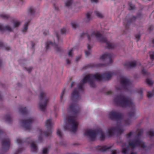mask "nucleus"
<instances>
[{"label":"nucleus","mask_w":154,"mask_h":154,"mask_svg":"<svg viewBox=\"0 0 154 154\" xmlns=\"http://www.w3.org/2000/svg\"><path fill=\"white\" fill-rule=\"evenodd\" d=\"M137 131L138 132L137 136V139L130 141L128 143L129 145L133 149L137 146H140L143 149H144L146 147L144 143L140 139L143 133V129H137Z\"/></svg>","instance_id":"nucleus-4"},{"label":"nucleus","mask_w":154,"mask_h":154,"mask_svg":"<svg viewBox=\"0 0 154 154\" xmlns=\"http://www.w3.org/2000/svg\"><path fill=\"white\" fill-rule=\"evenodd\" d=\"M65 89H63L62 91V92L61 94L60 97V99L61 100H62L63 99V96L65 94Z\"/></svg>","instance_id":"nucleus-44"},{"label":"nucleus","mask_w":154,"mask_h":154,"mask_svg":"<svg viewBox=\"0 0 154 154\" xmlns=\"http://www.w3.org/2000/svg\"><path fill=\"white\" fill-rule=\"evenodd\" d=\"M54 7L56 10L58 11V8L57 7H56L55 6V4H54Z\"/></svg>","instance_id":"nucleus-60"},{"label":"nucleus","mask_w":154,"mask_h":154,"mask_svg":"<svg viewBox=\"0 0 154 154\" xmlns=\"http://www.w3.org/2000/svg\"><path fill=\"white\" fill-rule=\"evenodd\" d=\"M135 38L138 39V40L137 41V42L138 40L140 39V34H138L135 35Z\"/></svg>","instance_id":"nucleus-48"},{"label":"nucleus","mask_w":154,"mask_h":154,"mask_svg":"<svg viewBox=\"0 0 154 154\" xmlns=\"http://www.w3.org/2000/svg\"><path fill=\"white\" fill-rule=\"evenodd\" d=\"M16 142L18 144H21L24 142V141L20 138H18L17 139Z\"/></svg>","instance_id":"nucleus-32"},{"label":"nucleus","mask_w":154,"mask_h":154,"mask_svg":"<svg viewBox=\"0 0 154 154\" xmlns=\"http://www.w3.org/2000/svg\"><path fill=\"white\" fill-rule=\"evenodd\" d=\"M10 140L9 138L3 139L2 141V146L3 149L5 151L8 150L10 148Z\"/></svg>","instance_id":"nucleus-15"},{"label":"nucleus","mask_w":154,"mask_h":154,"mask_svg":"<svg viewBox=\"0 0 154 154\" xmlns=\"http://www.w3.org/2000/svg\"><path fill=\"white\" fill-rule=\"evenodd\" d=\"M29 72H30L32 70V67H29L28 68H25Z\"/></svg>","instance_id":"nucleus-51"},{"label":"nucleus","mask_w":154,"mask_h":154,"mask_svg":"<svg viewBox=\"0 0 154 154\" xmlns=\"http://www.w3.org/2000/svg\"><path fill=\"white\" fill-rule=\"evenodd\" d=\"M92 2L97 3V0H91Z\"/></svg>","instance_id":"nucleus-63"},{"label":"nucleus","mask_w":154,"mask_h":154,"mask_svg":"<svg viewBox=\"0 0 154 154\" xmlns=\"http://www.w3.org/2000/svg\"><path fill=\"white\" fill-rule=\"evenodd\" d=\"M100 135V138L101 140H103L105 139V135L102 130L101 129L97 130H87L85 133V136H88L91 140H95L97 134Z\"/></svg>","instance_id":"nucleus-5"},{"label":"nucleus","mask_w":154,"mask_h":154,"mask_svg":"<svg viewBox=\"0 0 154 154\" xmlns=\"http://www.w3.org/2000/svg\"><path fill=\"white\" fill-rule=\"evenodd\" d=\"M112 93V92L111 91H109L106 92V94L107 95L111 94Z\"/></svg>","instance_id":"nucleus-57"},{"label":"nucleus","mask_w":154,"mask_h":154,"mask_svg":"<svg viewBox=\"0 0 154 154\" xmlns=\"http://www.w3.org/2000/svg\"><path fill=\"white\" fill-rule=\"evenodd\" d=\"M114 72L109 71L105 72L102 75L96 73L94 74H89L86 75L82 80L81 83L78 85V88H75L71 94V99L74 103L69 106V110L72 113L73 116H69L66 118V124L64 126L65 130L75 133L77 131L78 123L76 118L80 111V108L77 104V101L80 99V92H83V86L87 81L92 88L95 87L94 79L98 81L101 80H108L114 75Z\"/></svg>","instance_id":"nucleus-1"},{"label":"nucleus","mask_w":154,"mask_h":154,"mask_svg":"<svg viewBox=\"0 0 154 154\" xmlns=\"http://www.w3.org/2000/svg\"><path fill=\"white\" fill-rule=\"evenodd\" d=\"M114 102L115 104L120 106L122 107H130L131 108V110L128 112V116L130 119H128L125 121V124L129 125L131 123V119L133 117L134 119L135 117V106L134 104L131 99L125 97L123 95L116 96L114 99Z\"/></svg>","instance_id":"nucleus-2"},{"label":"nucleus","mask_w":154,"mask_h":154,"mask_svg":"<svg viewBox=\"0 0 154 154\" xmlns=\"http://www.w3.org/2000/svg\"><path fill=\"white\" fill-rule=\"evenodd\" d=\"M48 150L47 148H43L42 151L43 154H48Z\"/></svg>","instance_id":"nucleus-43"},{"label":"nucleus","mask_w":154,"mask_h":154,"mask_svg":"<svg viewBox=\"0 0 154 154\" xmlns=\"http://www.w3.org/2000/svg\"><path fill=\"white\" fill-rule=\"evenodd\" d=\"M142 67L143 68L142 69V73L143 75H148V73L147 72V71L144 69V67L143 66H142Z\"/></svg>","instance_id":"nucleus-38"},{"label":"nucleus","mask_w":154,"mask_h":154,"mask_svg":"<svg viewBox=\"0 0 154 154\" xmlns=\"http://www.w3.org/2000/svg\"><path fill=\"white\" fill-rule=\"evenodd\" d=\"M142 17L141 14L140 13L137 15V17L133 16L131 17L129 19H128V16H127L125 18V20L124 22V25L125 26L126 29H128L130 24L135 21L137 19L140 18Z\"/></svg>","instance_id":"nucleus-12"},{"label":"nucleus","mask_w":154,"mask_h":154,"mask_svg":"<svg viewBox=\"0 0 154 154\" xmlns=\"http://www.w3.org/2000/svg\"><path fill=\"white\" fill-rule=\"evenodd\" d=\"M150 57V59L152 60H154V51L153 52H149Z\"/></svg>","instance_id":"nucleus-36"},{"label":"nucleus","mask_w":154,"mask_h":154,"mask_svg":"<svg viewBox=\"0 0 154 154\" xmlns=\"http://www.w3.org/2000/svg\"><path fill=\"white\" fill-rule=\"evenodd\" d=\"M57 135L60 137V138H62V134L60 130L59 129H58L57 131Z\"/></svg>","instance_id":"nucleus-41"},{"label":"nucleus","mask_w":154,"mask_h":154,"mask_svg":"<svg viewBox=\"0 0 154 154\" xmlns=\"http://www.w3.org/2000/svg\"><path fill=\"white\" fill-rule=\"evenodd\" d=\"M39 132L40 134L38 136V140L39 142H41L42 140V135H43V133L42 130L41 129L39 130Z\"/></svg>","instance_id":"nucleus-25"},{"label":"nucleus","mask_w":154,"mask_h":154,"mask_svg":"<svg viewBox=\"0 0 154 154\" xmlns=\"http://www.w3.org/2000/svg\"><path fill=\"white\" fill-rule=\"evenodd\" d=\"M31 44H32V48L33 49H34V46L35 45L33 43V42H31Z\"/></svg>","instance_id":"nucleus-59"},{"label":"nucleus","mask_w":154,"mask_h":154,"mask_svg":"<svg viewBox=\"0 0 154 154\" xmlns=\"http://www.w3.org/2000/svg\"><path fill=\"white\" fill-rule=\"evenodd\" d=\"M74 49V48H72L68 52V55L69 57L72 56V52Z\"/></svg>","instance_id":"nucleus-40"},{"label":"nucleus","mask_w":154,"mask_h":154,"mask_svg":"<svg viewBox=\"0 0 154 154\" xmlns=\"http://www.w3.org/2000/svg\"><path fill=\"white\" fill-rule=\"evenodd\" d=\"M59 44V43L58 44H56L54 42V43L49 41L47 42L46 44V48L47 50H48L49 48V46L51 45V46H54L55 48L57 50V51L58 52L60 51L61 50V48L58 46V45Z\"/></svg>","instance_id":"nucleus-16"},{"label":"nucleus","mask_w":154,"mask_h":154,"mask_svg":"<svg viewBox=\"0 0 154 154\" xmlns=\"http://www.w3.org/2000/svg\"><path fill=\"white\" fill-rule=\"evenodd\" d=\"M51 121V119H48L47 120L45 123V126L48 129V131H44V135L47 137L50 136L52 133L51 128L52 124Z\"/></svg>","instance_id":"nucleus-14"},{"label":"nucleus","mask_w":154,"mask_h":154,"mask_svg":"<svg viewBox=\"0 0 154 154\" xmlns=\"http://www.w3.org/2000/svg\"><path fill=\"white\" fill-rule=\"evenodd\" d=\"M147 97L148 98H150L154 95V89L152 90V92L149 91L147 93Z\"/></svg>","instance_id":"nucleus-28"},{"label":"nucleus","mask_w":154,"mask_h":154,"mask_svg":"<svg viewBox=\"0 0 154 154\" xmlns=\"http://www.w3.org/2000/svg\"><path fill=\"white\" fill-rule=\"evenodd\" d=\"M94 13L98 17L100 18H102L103 17L102 14L98 11H95L94 12Z\"/></svg>","instance_id":"nucleus-31"},{"label":"nucleus","mask_w":154,"mask_h":154,"mask_svg":"<svg viewBox=\"0 0 154 154\" xmlns=\"http://www.w3.org/2000/svg\"><path fill=\"white\" fill-rule=\"evenodd\" d=\"M40 103L39 104L40 109L42 111H44L46 108L49 98L46 95L45 93L42 92L39 97Z\"/></svg>","instance_id":"nucleus-7"},{"label":"nucleus","mask_w":154,"mask_h":154,"mask_svg":"<svg viewBox=\"0 0 154 154\" xmlns=\"http://www.w3.org/2000/svg\"><path fill=\"white\" fill-rule=\"evenodd\" d=\"M56 37L57 38V41L59 43L60 42V41H61V42H62V39H60V36H59V35H58V34L57 33H56Z\"/></svg>","instance_id":"nucleus-45"},{"label":"nucleus","mask_w":154,"mask_h":154,"mask_svg":"<svg viewBox=\"0 0 154 154\" xmlns=\"http://www.w3.org/2000/svg\"><path fill=\"white\" fill-rule=\"evenodd\" d=\"M147 134L149 135L150 137L154 136V130H150L147 132Z\"/></svg>","instance_id":"nucleus-27"},{"label":"nucleus","mask_w":154,"mask_h":154,"mask_svg":"<svg viewBox=\"0 0 154 154\" xmlns=\"http://www.w3.org/2000/svg\"><path fill=\"white\" fill-rule=\"evenodd\" d=\"M22 150L23 149L22 148L18 149L15 154H18V153L21 152L22 151Z\"/></svg>","instance_id":"nucleus-54"},{"label":"nucleus","mask_w":154,"mask_h":154,"mask_svg":"<svg viewBox=\"0 0 154 154\" xmlns=\"http://www.w3.org/2000/svg\"><path fill=\"white\" fill-rule=\"evenodd\" d=\"M133 133L132 132H130L129 133L127 134V135L128 138H129L132 135Z\"/></svg>","instance_id":"nucleus-53"},{"label":"nucleus","mask_w":154,"mask_h":154,"mask_svg":"<svg viewBox=\"0 0 154 154\" xmlns=\"http://www.w3.org/2000/svg\"><path fill=\"white\" fill-rule=\"evenodd\" d=\"M34 119L32 118L26 120H22L21 124L22 127L26 130H30L31 128V125Z\"/></svg>","instance_id":"nucleus-13"},{"label":"nucleus","mask_w":154,"mask_h":154,"mask_svg":"<svg viewBox=\"0 0 154 154\" xmlns=\"http://www.w3.org/2000/svg\"><path fill=\"white\" fill-rule=\"evenodd\" d=\"M87 48H88V51H89L91 48L92 47L91 46V45L90 44H88V45H87Z\"/></svg>","instance_id":"nucleus-55"},{"label":"nucleus","mask_w":154,"mask_h":154,"mask_svg":"<svg viewBox=\"0 0 154 154\" xmlns=\"http://www.w3.org/2000/svg\"><path fill=\"white\" fill-rule=\"evenodd\" d=\"M5 121L8 123H11L12 122V118L9 114L5 116Z\"/></svg>","instance_id":"nucleus-23"},{"label":"nucleus","mask_w":154,"mask_h":154,"mask_svg":"<svg viewBox=\"0 0 154 154\" xmlns=\"http://www.w3.org/2000/svg\"><path fill=\"white\" fill-rule=\"evenodd\" d=\"M30 22V21H28L26 23L24 24V28L22 30V32H25L27 31V30L28 29V27L29 24V23Z\"/></svg>","instance_id":"nucleus-24"},{"label":"nucleus","mask_w":154,"mask_h":154,"mask_svg":"<svg viewBox=\"0 0 154 154\" xmlns=\"http://www.w3.org/2000/svg\"><path fill=\"white\" fill-rule=\"evenodd\" d=\"M120 83L122 86V89L128 91L131 87L132 86V84L130 80L127 77L121 76L120 78Z\"/></svg>","instance_id":"nucleus-8"},{"label":"nucleus","mask_w":154,"mask_h":154,"mask_svg":"<svg viewBox=\"0 0 154 154\" xmlns=\"http://www.w3.org/2000/svg\"><path fill=\"white\" fill-rule=\"evenodd\" d=\"M94 65L93 64H90L88 65L87 66L88 67H94Z\"/></svg>","instance_id":"nucleus-56"},{"label":"nucleus","mask_w":154,"mask_h":154,"mask_svg":"<svg viewBox=\"0 0 154 154\" xmlns=\"http://www.w3.org/2000/svg\"><path fill=\"white\" fill-rule=\"evenodd\" d=\"M75 85V82H73L72 83L71 85V87L72 88Z\"/></svg>","instance_id":"nucleus-64"},{"label":"nucleus","mask_w":154,"mask_h":154,"mask_svg":"<svg viewBox=\"0 0 154 154\" xmlns=\"http://www.w3.org/2000/svg\"><path fill=\"white\" fill-rule=\"evenodd\" d=\"M85 54L86 57H88L90 54V53L89 51H85Z\"/></svg>","instance_id":"nucleus-50"},{"label":"nucleus","mask_w":154,"mask_h":154,"mask_svg":"<svg viewBox=\"0 0 154 154\" xmlns=\"http://www.w3.org/2000/svg\"><path fill=\"white\" fill-rule=\"evenodd\" d=\"M66 61L67 62V64H69L70 63V61L69 60V59H66Z\"/></svg>","instance_id":"nucleus-58"},{"label":"nucleus","mask_w":154,"mask_h":154,"mask_svg":"<svg viewBox=\"0 0 154 154\" xmlns=\"http://www.w3.org/2000/svg\"><path fill=\"white\" fill-rule=\"evenodd\" d=\"M146 82L147 84L149 85H151L153 84L152 81L149 79H146Z\"/></svg>","instance_id":"nucleus-34"},{"label":"nucleus","mask_w":154,"mask_h":154,"mask_svg":"<svg viewBox=\"0 0 154 154\" xmlns=\"http://www.w3.org/2000/svg\"><path fill=\"white\" fill-rule=\"evenodd\" d=\"M0 47L1 48L5 47V50L7 51H8L11 49L10 47H5L4 44L2 42H0Z\"/></svg>","instance_id":"nucleus-30"},{"label":"nucleus","mask_w":154,"mask_h":154,"mask_svg":"<svg viewBox=\"0 0 154 154\" xmlns=\"http://www.w3.org/2000/svg\"><path fill=\"white\" fill-rule=\"evenodd\" d=\"M124 131L120 126L117 125L116 128L112 127L109 129L107 131V133L109 136H112L115 134H121L123 133Z\"/></svg>","instance_id":"nucleus-11"},{"label":"nucleus","mask_w":154,"mask_h":154,"mask_svg":"<svg viewBox=\"0 0 154 154\" xmlns=\"http://www.w3.org/2000/svg\"><path fill=\"white\" fill-rule=\"evenodd\" d=\"M138 93L140 94L141 96L143 97V90L142 88L140 89L139 90L137 91Z\"/></svg>","instance_id":"nucleus-46"},{"label":"nucleus","mask_w":154,"mask_h":154,"mask_svg":"<svg viewBox=\"0 0 154 154\" xmlns=\"http://www.w3.org/2000/svg\"><path fill=\"white\" fill-rule=\"evenodd\" d=\"M112 146H110L108 147L106 146H98L97 147V149L99 151L101 152H104L106 151L108 149H111Z\"/></svg>","instance_id":"nucleus-19"},{"label":"nucleus","mask_w":154,"mask_h":154,"mask_svg":"<svg viewBox=\"0 0 154 154\" xmlns=\"http://www.w3.org/2000/svg\"><path fill=\"white\" fill-rule=\"evenodd\" d=\"M129 9L130 10H132L134 9L135 8V6L134 5L132 4L131 2L129 3Z\"/></svg>","instance_id":"nucleus-37"},{"label":"nucleus","mask_w":154,"mask_h":154,"mask_svg":"<svg viewBox=\"0 0 154 154\" xmlns=\"http://www.w3.org/2000/svg\"><path fill=\"white\" fill-rule=\"evenodd\" d=\"M19 111L20 113L23 115H26L27 113V111L26 107L20 108Z\"/></svg>","instance_id":"nucleus-21"},{"label":"nucleus","mask_w":154,"mask_h":154,"mask_svg":"<svg viewBox=\"0 0 154 154\" xmlns=\"http://www.w3.org/2000/svg\"><path fill=\"white\" fill-rule=\"evenodd\" d=\"M85 36L87 37L89 41H90L91 40L90 37L88 32L82 33L80 35L81 38H84Z\"/></svg>","instance_id":"nucleus-22"},{"label":"nucleus","mask_w":154,"mask_h":154,"mask_svg":"<svg viewBox=\"0 0 154 154\" xmlns=\"http://www.w3.org/2000/svg\"><path fill=\"white\" fill-rule=\"evenodd\" d=\"M0 17L4 19H7L10 17V15L7 14H2L0 15Z\"/></svg>","instance_id":"nucleus-33"},{"label":"nucleus","mask_w":154,"mask_h":154,"mask_svg":"<svg viewBox=\"0 0 154 154\" xmlns=\"http://www.w3.org/2000/svg\"><path fill=\"white\" fill-rule=\"evenodd\" d=\"M71 25L73 28L75 29L78 26V25L75 22H72Z\"/></svg>","instance_id":"nucleus-42"},{"label":"nucleus","mask_w":154,"mask_h":154,"mask_svg":"<svg viewBox=\"0 0 154 154\" xmlns=\"http://www.w3.org/2000/svg\"><path fill=\"white\" fill-rule=\"evenodd\" d=\"M35 11L34 9L32 7L29 8L28 10V12L30 15L33 14L35 12Z\"/></svg>","instance_id":"nucleus-29"},{"label":"nucleus","mask_w":154,"mask_h":154,"mask_svg":"<svg viewBox=\"0 0 154 154\" xmlns=\"http://www.w3.org/2000/svg\"><path fill=\"white\" fill-rule=\"evenodd\" d=\"M138 63L136 62H126L124 64V66L128 68H131L135 67Z\"/></svg>","instance_id":"nucleus-17"},{"label":"nucleus","mask_w":154,"mask_h":154,"mask_svg":"<svg viewBox=\"0 0 154 154\" xmlns=\"http://www.w3.org/2000/svg\"><path fill=\"white\" fill-rule=\"evenodd\" d=\"M153 29V26L151 25L149 27L148 30L149 32H151Z\"/></svg>","instance_id":"nucleus-52"},{"label":"nucleus","mask_w":154,"mask_h":154,"mask_svg":"<svg viewBox=\"0 0 154 154\" xmlns=\"http://www.w3.org/2000/svg\"><path fill=\"white\" fill-rule=\"evenodd\" d=\"M86 17L89 20H90L91 14L89 13H88L86 14Z\"/></svg>","instance_id":"nucleus-49"},{"label":"nucleus","mask_w":154,"mask_h":154,"mask_svg":"<svg viewBox=\"0 0 154 154\" xmlns=\"http://www.w3.org/2000/svg\"><path fill=\"white\" fill-rule=\"evenodd\" d=\"M128 148H124L122 149V152L123 154H128Z\"/></svg>","instance_id":"nucleus-39"},{"label":"nucleus","mask_w":154,"mask_h":154,"mask_svg":"<svg viewBox=\"0 0 154 154\" xmlns=\"http://www.w3.org/2000/svg\"><path fill=\"white\" fill-rule=\"evenodd\" d=\"M73 0H68L65 3V5L66 6L69 8L72 5Z\"/></svg>","instance_id":"nucleus-26"},{"label":"nucleus","mask_w":154,"mask_h":154,"mask_svg":"<svg viewBox=\"0 0 154 154\" xmlns=\"http://www.w3.org/2000/svg\"><path fill=\"white\" fill-rule=\"evenodd\" d=\"M7 31L9 32L13 31V29L8 25H6L4 26L0 24V31Z\"/></svg>","instance_id":"nucleus-18"},{"label":"nucleus","mask_w":154,"mask_h":154,"mask_svg":"<svg viewBox=\"0 0 154 154\" xmlns=\"http://www.w3.org/2000/svg\"><path fill=\"white\" fill-rule=\"evenodd\" d=\"M13 23L14 24V27H16L20 25V23L18 21H14L13 22Z\"/></svg>","instance_id":"nucleus-35"},{"label":"nucleus","mask_w":154,"mask_h":154,"mask_svg":"<svg viewBox=\"0 0 154 154\" xmlns=\"http://www.w3.org/2000/svg\"><path fill=\"white\" fill-rule=\"evenodd\" d=\"M81 57L79 56L76 58V61H78L80 59Z\"/></svg>","instance_id":"nucleus-61"},{"label":"nucleus","mask_w":154,"mask_h":154,"mask_svg":"<svg viewBox=\"0 0 154 154\" xmlns=\"http://www.w3.org/2000/svg\"><path fill=\"white\" fill-rule=\"evenodd\" d=\"M48 31H46L45 32H43V34L46 35H48Z\"/></svg>","instance_id":"nucleus-62"},{"label":"nucleus","mask_w":154,"mask_h":154,"mask_svg":"<svg viewBox=\"0 0 154 154\" xmlns=\"http://www.w3.org/2000/svg\"><path fill=\"white\" fill-rule=\"evenodd\" d=\"M137 131L138 132L137 136V139L130 141L128 143L129 145L133 149L137 146H140L143 149H144L146 147L144 143L140 139L143 133V129H137Z\"/></svg>","instance_id":"nucleus-3"},{"label":"nucleus","mask_w":154,"mask_h":154,"mask_svg":"<svg viewBox=\"0 0 154 154\" xmlns=\"http://www.w3.org/2000/svg\"><path fill=\"white\" fill-rule=\"evenodd\" d=\"M28 143H31V147L32 152L35 153L37 152L38 148L34 142L32 140L31 142H28Z\"/></svg>","instance_id":"nucleus-20"},{"label":"nucleus","mask_w":154,"mask_h":154,"mask_svg":"<svg viewBox=\"0 0 154 154\" xmlns=\"http://www.w3.org/2000/svg\"><path fill=\"white\" fill-rule=\"evenodd\" d=\"M94 36L99 42L106 43L108 49H112L115 48V45L114 44L110 43L106 38L99 32L95 31L93 32L91 34V37H93Z\"/></svg>","instance_id":"nucleus-6"},{"label":"nucleus","mask_w":154,"mask_h":154,"mask_svg":"<svg viewBox=\"0 0 154 154\" xmlns=\"http://www.w3.org/2000/svg\"><path fill=\"white\" fill-rule=\"evenodd\" d=\"M123 116L122 113L113 110L110 111L109 114V118L112 120L120 121L123 119Z\"/></svg>","instance_id":"nucleus-10"},{"label":"nucleus","mask_w":154,"mask_h":154,"mask_svg":"<svg viewBox=\"0 0 154 154\" xmlns=\"http://www.w3.org/2000/svg\"><path fill=\"white\" fill-rule=\"evenodd\" d=\"M113 54L112 53H106L103 54L100 57V59L102 61L106 60H108L109 62L105 65L102 64H99L97 65V66L98 67H102L104 66L109 65L111 64L112 62V56Z\"/></svg>","instance_id":"nucleus-9"},{"label":"nucleus","mask_w":154,"mask_h":154,"mask_svg":"<svg viewBox=\"0 0 154 154\" xmlns=\"http://www.w3.org/2000/svg\"><path fill=\"white\" fill-rule=\"evenodd\" d=\"M66 32V29L65 28H63L61 29V32L62 34H65Z\"/></svg>","instance_id":"nucleus-47"}]
</instances>
